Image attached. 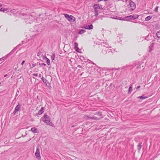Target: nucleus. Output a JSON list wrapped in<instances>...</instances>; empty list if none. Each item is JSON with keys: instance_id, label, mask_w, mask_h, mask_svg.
<instances>
[{"instance_id": "f257e3e1", "label": "nucleus", "mask_w": 160, "mask_h": 160, "mask_svg": "<svg viewBox=\"0 0 160 160\" xmlns=\"http://www.w3.org/2000/svg\"><path fill=\"white\" fill-rule=\"evenodd\" d=\"M128 11L130 12L133 11L136 8V4L134 2L130 0L129 2V4L128 6Z\"/></svg>"}, {"instance_id": "f03ea898", "label": "nucleus", "mask_w": 160, "mask_h": 160, "mask_svg": "<svg viewBox=\"0 0 160 160\" xmlns=\"http://www.w3.org/2000/svg\"><path fill=\"white\" fill-rule=\"evenodd\" d=\"M104 45L102 47V52L103 54H106L107 53V50H108L110 48H111L110 45L106 43H104Z\"/></svg>"}, {"instance_id": "7ed1b4c3", "label": "nucleus", "mask_w": 160, "mask_h": 160, "mask_svg": "<svg viewBox=\"0 0 160 160\" xmlns=\"http://www.w3.org/2000/svg\"><path fill=\"white\" fill-rule=\"evenodd\" d=\"M44 119L42 120L43 121L47 124L50 126H52V123L50 121V118L47 115H45L43 116Z\"/></svg>"}, {"instance_id": "20e7f679", "label": "nucleus", "mask_w": 160, "mask_h": 160, "mask_svg": "<svg viewBox=\"0 0 160 160\" xmlns=\"http://www.w3.org/2000/svg\"><path fill=\"white\" fill-rule=\"evenodd\" d=\"M102 114L100 112H96L92 118H91L92 119L98 120L102 118Z\"/></svg>"}, {"instance_id": "39448f33", "label": "nucleus", "mask_w": 160, "mask_h": 160, "mask_svg": "<svg viewBox=\"0 0 160 160\" xmlns=\"http://www.w3.org/2000/svg\"><path fill=\"white\" fill-rule=\"evenodd\" d=\"M65 17L70 22H74L75 18L72 15H69L66 14H64Z\"/></svg>"}, {"instance_id": "423d86ee", "label": "nucleus", "mask_w": 160, "mask_h": 160, "mask_svg": "<svg viewBox=\"0 0 160 160\" xmlns=\"http://www.w3.org/2000/svg\"><path fill=\"white\" fill-rule=\"evenodd\" d=\"M21 107V105L19 103L18 104L16 107L14 111L12 112V114L14 115H16L17 112H18L20 111Z\"/></svg>"}, {"instance_id": "0eeeda50", "label": "nucleus", "mask_w": 160, "mask_h": 160, "mask_svg": "<svg viewBox=\"0 0 160 160\" xmlns=\"http://www.w3.org/2000/svg\"><path fill=\"white\" fill-rule=\"evenodd\" d=\"M35 155L38 159H40L41 158L39 145H38L37 146L36 150L35 153Z\"/></svg>"}, {"instance_id": "6e6552de", "label": "nucleus", "mask_w": 160, "mask_h": 160, "mask_svg": "<svg viewBox=\"0 0 160 160\" xmlns=\"http://www.w3.org/2000/svg\"><path fill=\"white\" fill-rule=\"evenodd\" d=\"M41 79L42 80L43 83L46 84L47 86H49L50 85V83L48 82V81L43 77Z\"/></svg>"}, {"instance_id": "1a4fd4ad", "label": "nucleus", "mask_w": 160, "mask_h": 160, "mask_svg": "<svg viewBox=\"0 0 160 160\" xmlns=\"http://www.w3.org/2000/svg\"><path fill=\"white\" fill-rule=\"evenodd\" d=\"M82 28H84L87 29H92L93 28V26L92 24L87 25L83 27Z\"/></svg>"}, {"instance_id": "9d476101", "label": "nucleus", "mask_w": 160, "mask_h": 160, "mask_svg": "<svg viewBox=\"0 0 160 160\" xmlns=\"http://www.w3.org/2000/svg\"><path fill=\"white\" fill-rule=\"evenodd\" d=\"M93 8L94 9H97L98 8L100 9H102V6L101 5H99V4H95L93 6Z\"/></svg>"}, {"instance_id": "9b49d317", "label": "nucleus", "mask_w": 160, "mask_h": 160, "mask_svg": "<svg viewBox=\"0 0 160 160\" xmlns=\"http://www.w3.org/2000/svg\"><path fill=\"white\" fill-rule=\"evenodd\" d=\"M78 44L77 42H75L74 43V48L76 51L78 52H79V48L78 47Z\"/></svg>"}, {"instance_id": "f8f14e48", "label": "nucleus", "mask_w": 160, "mask_h": 160, "mask_svg": "<svg viewBox=\"0 0 160 160\" xmlns=\"http://www.w3.org/2000/svg\"><path fill=\"white\" fill-rule=\"evenodd\" d=\"M127 18H132L134 19L137 18H138V16L137 15L135 16L132 15L127 16Z\"/></svg>"}, {"instance_id": "ddd939ff", "label": "nucleus", "mask_w": 160, "mask_h": 160, "mask_svg": "<svg viewBox=\"0 0 160 160\" xmlns=\"http://www.w3.org/2000/svg\"><path fill=\"white\" fill-rule=\"evenodd\" d=\"M33 133H38L39 132V131L38 130L37 128H36L33 127L31 128V130H30Z\"/></svg>"}, {"instance_id": "4468645a", "label": "nucleus", "mask_w": 160, "mask_h": 160, "mask_svg": "<svg viewBox=\"0 0 160 160\" xmlns=\"http://www.w3.org/2000/svg\"><path fill=\"white\" fill-rule=\"evenodd\" d=\"M107 50V53H108L109 54H111L115 52V50L113 49H109Z\"/></svg>"}, {"instance_id": "2eb2a0df", "label": "nucleus", "mask_w": 160, "mask_h": 160, "mask_svg": "<svg viewBox=\"0 0 160 160\" xmlns=\"http://www.w3.org/2000/svg\"><path fill=\"white\" fill-rule=\"evenodd\" d=\"M44 108L42 107L41 109L38 111V114L39 115L41 114L44 112Z\"/></svg>"}, {"instance_id": "dca6fc26", "label": "nucleus", "mask_w": 160, "mask_h": 160, "mask_svg": "<svg viewBox=\"0 0 160 160\" xmlns=\"http://www.w3.org/2000/svg\"><path fill=\"white\" fill-rule=\"evenodd\" d=\"M26 18L27 19H30L32 20V21L34 20V17H32V15H27L26 16Z\"/></svg>"}, {"instance_id": "f3484780", "label": "nucleus", "mask_w": 160, "mask_h": 160, "mask_svg": "<svg viewBox=\"0 0 160 160\" xmlns=\"http://www.w3.org/2000/svg\"><path fill=\"white\" fill-rule=\"evenodd\" d=\"M92 118V117H91L89 116L86 115H84L83 117V118L85 119L86 120H88L90 119H92V118Z\"/></svg>"}, {"instance_id": "a211bd4d", "label": "nucleus", "mask_w": 160, "mask_h": 160, "mask_svg": "<svg viewBox=\"0 0 160 160\" xmlns=\"http://www.w3.org/2000/svg\"><path fill=\"white\" fill-rule=\"evenodd\" d=\"M148 98V97L144 96V95H142L140 96H139L138 97V99H146Z\"/></svg>"}, {"instance_id": "6ab92c4d", "label": "nucleus", "mask_w": 160, "mask_h": 160, "mask_svg": "<svg viewBox=\"0 0 160 160\" xmlns=\"http://www.w3.org/2000/svg\"><path fill=\"white\" fill-rule=\"evenodd\" d=\"M152 17L150 16H148L146 18H145V20L146 21H148L150 19H151Z\"/></svg>"}, {"instance_id": "aec40b11", "label": "nucleus", "mask_w": 160, "mask_h": 160, "mask_svg": "<svg viewBox=\"0 0 160 160\" xmlns=\"http://www.w3.org/2000/svg\"><path fill=\"white\" fill-rule=\"evenodd\" d=\"M85 32V30L83 29H82L78 32L79 34H81Z\"/></svg>"}, {"instance_id": "412c9836", "label": "nucleus", "mask_w": 160, "mask_h": 160, "mask_svg": "<svg viewBox=\"0 0 160 160\" xmlns=\"http://www.w3.org/2000/svg\"><path fill=\"white\" fill-rule=\"evenodd\" d=\"M42 54L41 52H39L37 54V56L39 58H41L42 56Z\"/></svg>"}, {"instance_id": "4be33fe9", "label": "nucleus", "mask_w": 160, "mask_h": 160, "mask_svg": "<svg viewBox=\"0 0 160 160\" xmlns=\"http://www.w3.org/2000/svg\"><path fill=\"white\" fill-rule=\"evenodd\" d=\"M39 65L41 67H44V66H45L46 65L44 63H39Z\"/></svg>"}, {"instance_id": "5701e85b", "label": "nucleus", "mask_w": 160, "mask_h": 160, "mask_svg": "<svg viewBox=\"0 0 160 160\" xmlns=\"http://www.w3.org/2000/svg\"><path fill=\"white\" fill-rule=\"evenodd\" d=\"M156 34L158 38H160V30L157 32Z\"/></svg>"}, {"instance_id": "b1692460", "label": "nucleus", "mask_w": 160, "mask_h": 160, "mask_svg": "<svg viewBox=\"0 0 160 160\" xmlns=\"http://www.w3.org/2000/svg\"><path fill=\"white\" fill-rule=\"evenodd\" d=\"M94 11H95V16L96 17L98 16V11L97 10V9H94Z\"/></svg>"}, {"instance_id": "393cba45", "label": "nucleus", "mask_w": 160, "mask_h": 160, "mask_svg": "<svg viewBox=\"0 0 160 160\" xmlns=\"http://www.w3.org/2000/svg\"><path fill=\"white\" fill-rule=\"evenodd\" d=\"M7 10V9L4 8H0V11H2L3 12L6 11Z\"/></svg>"}, {"instance_id": "a878e982", "label": "nucleus", "mask_w": 160, "mask_h": 160, "mask_svg": "<svg viewBox=\"0 0 160 160\" xmlns=\"http://www.w3.org/2000/svg\"><path fill=\"white\" fill-rule=\"evenodd\" d=\"M45 58L47 59L46 62H47V64L48 65H50V61L49 59H48V58H47L46 57H45Z\"/></svg>"}, {"instance_id": "bb28decb", "label": "nucleus", "mask_w": 160, "mask_h": 160, "mask_svg": "<svg viewBox=\"0 0 160 160\" xmlns=\"http://www.w3.org/2000/svg\"><path fill=\"white\" fill-rule=\"evenodd\" d=\"M132 85H131L130 86V87H129V88L128 90V92L129 93H130L132 91Z\"/></svg>"}, {"instance_id": "cd10ccee", "label": "nucleus", "mask_w": 160, "mask_h": 160, "mask_svg": "<svg viewBox=\"0 0 160 160\" xmlns=\"http://www.w3.org/2000/svg\"><path fill=\"white\" fill-rule=\"evenodd\" d=\"M55 58V54L54 53H52L51 56V58L52 61L54 60Z\"/></svg>"}, {"instance_id": "c85d7f7f", "label": "nucleus", "mask_w": 160, "mask_h": 160, "mask_svg": "<svg viewBox=\"0 0 160 160\" xmlns=\"http://www.w3.org/2000/svg\"><path fill=\"white\" fill-rule=\"evenodd\" d=\"M141 148V145L139 144L138 145V149L139 150H140Z\"/></svg>"}, {"instance_id": "c756f323", "label": "nucleus", "mask_w": 160, "mask_h": 160, "mask_svg": "<svg viewBox=\"0 0 160 160\" xmlns=\"http://www.w3.org/2000/svg\"><path fill=\"white\" fill-rule=\"evenodd\" d=\"M16 48H14L10 52V53L11 54H12V53H14V52L16 51Z\"/></svg>"}, {"instance_id": "7c9ffc66", "label": "nucleus", "mask_w": 160, "mask_h": 160, "mask_svg": "<svg viewBox=\"0 0 160 160\" xmlns=\"http://www.w3.org/2000/svg\"><path fill=\"white\" fill-rule=\"evenodd\" d=\"M16 11L15 9H12L10 11V12L14 13L16 12Z\"/></svg>"}, {"instance_id": "2f4dec72", "label": "nucleus", "mask_w": 160, "mask_h": 160, "mask_svg": "<svg viewBox=\"0 0 160 160\" xmlns=\"http://www.w3.org/2000/svg\"><path fill=\"white\" fill-rule=\"evenodd\" d=\"M153 47L152 46H150L149 47V52H150L152 50Z\"/></svg>"}, {"instance_id": "473e14b6", "label": "nucleus", "mask_w": 160, "mask_h": 160, "mask_svg": "<svg viewBox=\"0 0 160 160\" xmlns=\"http://www.w3.org/2000/svg\"><path fill=\"white\" fill-rule=\"evenodd\" d=\"M149 36H150V37H151L152 36H151V34H148V35L147 36H146V38L145 39H147V40H148V38L149 37Z\"/></svg>"}, {"instance_id": "72a5a7b5", "label": "nucleus", "mask_w": 160, "mask_h": 160, "mask_svg": "<svg viewBox=\"0 0 160 160\" xmlns=\"http://www.w3.org/2000/svg\"><path fill=\"white\" fill-rule=\"evenodd\" d=\"M12 54H11V53L10 52L9 53L7 54L5 56V57L6 58H8L9 57L10 55H11Z\"/></svg>"}, {"instance_id": "f704fd0d", "label": "nucleus", "mask_w": 160, "mask_h": 160, "mask_svg": "<svg viewBox=\"0 0 160 160\" xmlns=\"http://www.w3.org/2000/svg\"><path fill=\"white\" fill-rule=\"evenodd\" d=\"M36 65L35 64H32L30 66L31 68H32L36 66Z\"/></svg>"}, {"instance_id": "c9c22d12", "label": "nucleus", "mask_w": 160, "mask_h": 160, "mask_svg": "<svg viewBox=\"0 0 160 160\" xmlns=\"http://www.w3.org/2000/svg\"><path fill=\"white\" fill-rule=\"evenodd\" d=\"M158 7L157 6L156 7L155 9V11L156 12H157V11L158 10Z\"/></svg>"}, {"instance_id": "e433bc0d", "label": "nucleus", "mask_w": 160, "mask_h": 160, "mask_svg": "<svg viewBox=\"0 0 160 160\" xmlns=\"http://www.w3.org/2000/svg\"><path fill=\"white\" fill-rule=\"evenodd\" d=\"M32 75L33 76H36V77H37L38 76V74H37V73H33L32 74Z\"/></svg>"}, {"instance_id": "4c0bfd02", "label": "nucleus", "mask_w": 160, "mask_h": 160, "mask_svg": "<svg viewBox=\"0 0 160 160\" xmlns=\"http://www.w3.org/2000/svg\"><path fill=\"white\" fill-rule=\"evenodd\" d=\"M140 87H141L140 86H138V87H137L136 88V89H139L140 88Z\"/></svg>"}, {"instance_id": "58836bf2", "label": "nucleus", "mask_w": 160, "mask_h": 160, "mask_svg": "<svg viewBox=\"0 0 160 160\" xmlns=\"http://www.w3.org/2000/svg\"><path fill=\"white\" fill-rule=\"evenodd\" d=\"M25 61H23L21 63V65H22L25 62Z\"/></svg>"}, {"instance_id": "ea45409f", "label": "nucleus", "mask_w": 160, "mask_h": 160, "mask_svg": "<svg viewBox=\"0 0 160 160\" xmlns=\"http://www.w3.org/2000/svg\"><path fill=\"white\" fill-rule=\"evenodd\" d=\"M41 76H42V75L41 74H40L38 76L40 78L41 77Z\"/></svg>"}, {"instance_id": "a19ab883", "label": "nucleus", "mask_w": 160, "mask_h": 160, "mask_svg": "<svg viewBox=\"0 0 160 160\" xmlns=\"http://www.w3.org/2000/svg\"><path fill=\"white\" fill-rule=\"evenodd\" d=\"M7 76H8V75H7V74H6V75H5L4 76V77H7Z\"/></svg>"}, {"instance_id": "79ce46f5", "label": "nucleus", "mask_w": 160, "mask_h": 160, "mask_svg": "<svg viewBox=\"0 0 160 160\" xmlns=\"http://www.w3.org/2000/svg\"><path fill=\"white\" fill-rule=\"evenodd\" d=\"M22 137H25V136H24L23 134L22 135Z\"/></svg>"}, {"instance_id": "37998d69", "label": "nucleus", "mask_w": 160, "mask_h": 160, "mask_svg": "<svg viewBox=\"0 0 160 160\" xmlns=\"http://www.w3.org/2000/svg\"><path fill=\"white\" fill-rule=\"evenodd\" d=\"M2 6V5L0 3V7Z\"/></svg>"}, {"instance_id": "c03bdc74", "label": "nucleus", "mask_w": 160, "mask_h": 160, "mask_svg": "<svg viewBox=\"0 0 160 160\" xmlns=\"http://www.w3.org/2000/svg\"><path fill=\"white\" fill-rule=\"evenodd\" d=\"M78 67H81V66H79V65H78Z\"/></svg>"}, {"instance_id": "a18cd8bd", "label": "nucleus", "mask_w": 160, "mask_h": 160, "mask_svg": "<svg viewBox=\"0 0 160 160\" xmlns=\"http://www.w3.org/2000/svg\"><path fill=\"white\" fill-rule=\"evenodd\" d=\"M1 60V59H0V60Z\"/></svg>"}]
</instances>
